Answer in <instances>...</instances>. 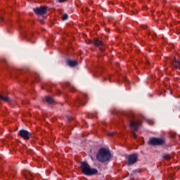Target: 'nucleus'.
<instances>
[{
  "label": "nucleus",
  "mask_w": 180,
  "mask_h": 180,
  "mask_svg": "<svg viewBox=\"0 0 180 180\" xmlns=\"http://www.w3.org/2000/svg\"><path fill=\"white\" fill-rule=\"evenodd\" d=\"M110 152L106 149L102 148L98 151L97 160L101 162H106V161H109V160H110Z\"/></svg>",
  "instance_id": "f257e3e1"
},
{
  "label": "nucleus",
  "mask_w": 180,
  "mask_h": 180,
  "mask_svg": "<svg viewBox=\"0 0 180 180\" xmlns=\"http://www.w3.org/2000/svg\"><path fill=\"white\" fill-rule=\"evenodd\" d=\"M81 169L84 175H95V174H98L96 169L91 168L89 165L85 162L81 163Z\"/></svg>",
  "instance_id": "f03ea898"
},
{
  "label": "nucleus",
  "mask_w": 180,
  "mask_h": 180,
  "mask_svg": "<svg viewBox=\"0 0 180 180\" xmlns=\"http://www.w3.org/2000/svg\"><path fill=\"white\" fill-rule=\"evenodd\" d=\"M141 124V120L139 119L134 118L130 121V127L132 130V137L134 139H137V135H136V131L139 130V126Z\"/></svg>",
  "instance_id": "7ed1b4c3"
},
{
  "label": "nucleus",
  "mask_w": 180,
  "mask_h": 180,
  "mask_svg": "<svg viewBox=\"0 0 180 180\" xmlns=\"http://www.w3.org/2000/svg\"><path fill=\"white\" fill-rule=\"evenodd\" d=\"M92 44L94 46H97L98 47H99L101 51H105V48L103 47V46H105V44L101 39H95L94 41L89 40V41L87 42V44Z\"/></svg>",
  "instance_id": "20e7f679"
},
{
  "label": "nucleus",
  "mask_w": 180,
  "mask_h": 180,
  "mask_svg": "<svg viewBox=\"0 0 180 180\" xmlns=\"http://www.w3.org/2000/svg\"><path fill=\"white\" fill-rule=\"evenodd\" d=\"M164 143H165V140L162 139L151 138L149 140L148 144H150V146H162Z\"/></svg>",
  "instance_id": "39448f33"
},
{
  "label": "nucleus",
  "mask_w": 180,
  "mask_h": 180,
  "mask_svg": "<svg viewBox=\"0 0 180 180\" xmlns=\"http://www.w3.org/2000/svg\"><path fill=\"white\" fill-rule=\"evenodd\" d=\"M18 136L24 139V140H29L30 139V132L25 129H21L18 132Z\"/></svg>",
  "instance_id": "423d86ee"
},
{
  "label": "nucleus",
  "mask_w": 180,
  "mask_h": 180,
  "mask_svg": "<svg viewBox=\"0 0 180 180\" xmlns=\"http://www.w3.org/2000/svg\"><path fill=\"white\" fill-rule=\"evenodd\" d=\"M34 12L36 15H43L47 13V7H38L34 8Z\"/></svg>",
  "instance_id": "0eeeda50"
},
{
  "label": "nucleus",
  "mask_w": 180,
  "mask_h": 180,
  "mask_svg": "<svg viewBox=\"0 0 180 180\" xmlns=\"http://www.w3.org/2000/svg\"><path fill=\"white\" fill-rule=\"evenodd\" d=\"M127 160H128V165H133V164H135V162H137V155L132 154L131 155H129L127 157Z\"/></svg>",
  "instance_id": "6e6552de"
},
{
  "label": "nucleus",
  "mask_w": 180,
  "mask_h": 180,
  "mask_svg": "<svg viewBox=\"0 0 180 180\" xmlns=\"http://www.w3.org/2000/svg\"><path fill=\"white\" fill-rule=\"evenodd\" d=\"M172 66L175 67V68H177L178 70H180L179 59H176V58H174V60L172 61Z\"/></svg>",
  "instance_id": "1a4fd4ad"
},
{
  "label": "nucleus",
  "mask_w": 180,
  "mask_h": 180,
  "mask_svg": "<svg viewBox=\"0 0 180 180\" xmlns=\"http://www.w3.org/2000/svg\"><path fill=\"white\" fill-rule=\"evenodd\" d=\"M0 99L1 101H4V102H6L7 103H10V102H12V101L9 98V97L3 96L2 95H0Z\"/></svg>",
  "instance_id": "9d476101"
},
{
  "label": "nucleus",
  "mask_w": 180,
  "mask_h": 180,
  "mask_svg": "<svg viewBox=\"0 0 180 180\" xmlns=\"http://www.w3.org/2000/svg\"><path fill=\"white\" fill-rule=\"evenodd\" d=\"M68 64L70 67H75L78 64V62L75 60H68Z\"/></svg>",
  "instance_id": "9b49d317"
},
{
  "label": "nucleus",
  "mask_w": 180,
  "mask_h": 180,
  "mask_svg": "<svg viewBox=\"0 0 180 180\" xmlns=\"http://www.w3.org/2000/svg\"><path fill=\"white\" fill-rule=\"evenodd\" d=\"M45 99L48 103H53L54 102V99L50 96L45 97Z\"/></svg>",
  "instance_id": "f8f14e48"
},
{
  "label": "nucleus",
  "mask_w": 180,
  "mask_h": 180,
  "mask_svg": "<svg viewBox=\"0 0 180 180\" xmlns=\"http://www.w3.org/2000/svg\"><path fill=\"white\" fill-rule=\"evenodd\" d=\"M163 158L164 160H167V161H169V160H171V156H169V154H166L163 155Z\"/></svg>",
  "instance_id": "ddd939ff"
},
{
  "label": "nucleus",
  "mask_w": 180,
  "mask_h": 180,
  "mask_svg": "<svg viewBox=\"0 0 180 180\" xmlns=\"http://www.w3.org/2000/svg\"><path fill=\"white\" fill-rule=\"evenodd\" d=\"M62 19H63V20H67V19H68V15H67V14H63V15H62Z\"/></svg>",
  "instance_id": "4468645a"
},
{
  "label": "nucleus",
  "mask_w": 180,
  "mask_h": 180,
  "mask_svg": "<svg viewBox=\"0 0 180 180\" xmlns=\"http://www.w3.org/2000/svg\"><path fill=\"white\" fill-rule=\"evenodd\" d=\"M148 122L150 124H154V122L153 120H148Z\"/></svg>",
  "instance_id": "2eb2a0df"
},
{
  "label": "nucleus",
  "mask_w": 180,
  "mask_h": 180,
  "mask_svg": "<svg viewBox=\"0 0 180 180\" xmlns=\"http://www.w3.org/2000/svg\"><path fill=\"white\" fill-rule=\"evenodd\" d=\"M58 2H65V1H67V0H58Z\"/></svg>",
  "instance_id": "dca6fc26"
},
{
  "label": "nucleus",
  "mask_w": 180,
  "mask_h": 180,
  "mask_svg": "<svg viewBox=\"0 0 180 180\" xmlns=\"http://www.w3.org/2000/svg\"><path fill=\"white\" fill-rule=\"evenodd\" d=\"M108 136H113V134H112V133H108Z\"/></svg>",
  "instance_id": "f3484780"
},
{
  "label": "nucleus",
  "mask_w": 180,
  "mask_h": 180,
  "mask_svg": "<svg viewBox=\"0 0 180 180\" xmlns=\"http://www.w3.org/2000/svg\"><path fill=\"white\" fill-rule=\"evenodd\" d=\"M40 22L44 24V20H40Z\"/></svg>",
  "instance_id": "a211bd4d"
},
{
  "label": "nucleus",
  "mask_w": 180,
  "mask_h": 180,
  "mask_svg": "<svg viewBox=\"0 0 180 180\" xmlns=\"http://www.w3.org/2000/svg\"><path fill=\"white\" fill-rule=\"evenodd\" d=\"M0 20H4V17H1Z\"/></svg>",
  "instance_id": "6ab92c4d"
}]
</instances>
